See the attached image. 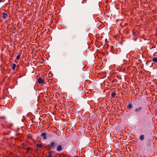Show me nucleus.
<instances>
[{
	"mask_svg": "<svg viewBox=\"0 0 157 157\" xmlns=\"http://www.w3.org/2000/svg\"><path fill=\"white\" fill-rule=\"evenodd\" d=\"M56 142L54 141H51L49 145L50 147L52 149H54L56 146Z\"/></svg>",
	"mask_w": 157,
	"mask_h": 157,
	"instance_id": "f257e3e1",
	"label": "nucleus"
},
{
	"mask_svg": "<svg viewBox=\"0 0 157 157\" xmlns=\"http://www.w3.org/2000/svg\"><path fill=\"white\" fill-rule=\"evenodd\" d=\"M37 81L39 84L42 85V84L44 83V78H43L39 77L37 79Z\"/></svg>",
	"mask_w": 157,
	"mask_h": 157,
	"instance_id": "f03ea898",
	"label": "nucleus"
},
{
	"mask_svg": "<svg viewBox=\"0 0 157 157\" xmlns=\"http://www.w3.org/2000/svg\"><path fill=\"white\" fill-rule=\"evenodd\" d=\"M143 108L142 106L138 108H136L134 110V112L136 113H139V112H141Z\"/></svg>",
	"mask_w": 157,
	"mask_h": 157,
	"instance_id": "7ed1b4c3",
	"label": "nucleus"
},
{
	"mask_svg": "<svg viewBox=\"0 0 157 157\" xmlns=\"http://www.w3.org/2000/svg\"><path fill=\"white\" fill-rule=\"evenodd\" d=\"M41 136L43 137L44 140H46L47 139V134L45 132H44L41 133Z\"/></svg>",
	"mask_w": 157,
	"mask_h": 157,
	"instance_id": "20e7f679",
	"label": "nucleus"
},
{
	"mask_svg": "<svg viewBox=\"0 0 157 157\" xmlns=\"http://www.w3.org/2000/svg\"><path fill=\"white\" fill-rule=\"evenodd\" d=\"M36 149H41L43 147V145L42 144H37L36 145Z\"/></svg>",
	"mask_w": 157,
	"mask_h": 157,
	"instance_id": "39448f33",
	"label": "nucleus"
},
{
	"mask_svg": "<svg viewBox=\"0 0 157 157\" xmlns=\"http://www.w3.org/2000/svg\"><path fill=\"white\" fill-rule=\"evenodd\" d=\"M63 150V147L61 145H58L56 148V150L58 151H61Z\"/></svg>",
	"mask_w": 157,
	"mask_h": 157,
	"instance_id": "423d86ee",
	"label": "nucleus"
},
{
	"mask_svg": "<svg viewBox=\"0 0 157 157\" xmlns=\"http://www.w3.org/2000/svg\"><path fill=\"white\" fill-rule=\"evenodd\" d=\"M133 108V105L132 104L131 102H128V105L127 107V109L128 110H131Z\"/></svg>",
	"mask_w": 157,
	"mask_h": 157,
	"instance_id": "0eeeda50",
	"label": "nucleus"
},
{
	"mask_svg": "<svg viewBox=\"0 0 157 157\" xmlns=\"http://www.w3.org/2000/svg\"><path fill=\"white\" fill-rule=\"evenodd\" d=\"M2 15V17L4 19H5L8 16V15L6 13H3Z\"/></svg>",
	"mask_w": 157,
	"mask_h": 157,
	"instance_id": "6e6552de",
	"label": "nucleus"
},
{
	"mask_svg": "<svg viewBox=\"0 0 157 157\" xmlns=\"http://www.w3.org/2000/svg\"><path fill=\"white\" fill-rule=\"evenodd\" d=\"M144 139V136L143 135H141L139 137V139L140 141L143 140Z\"/></svg>",
	"mask_w": 157,
	"mask_h": 157,
	"instance_id": "1a4fd4ad",
	"label": "nucleus"
},
{
	"mask_svg": "<svg viewBox=\"0 0 157 157\" xmlns=\"http://www.w3.org/2000/svg\"><path fill=\"white\" fill-rule=\"evenodd\" d=\"M53 152L52 151H50L48 152V157H52V154Z\"/></svg>",
	"mask_w": 157,
	"mask_h": 157,
	"instance_id": "9d476101",
	"label": "nucleus"
},
{
	"mask_svg": "<svg viewBox=\"0 0 157 157\" xmlns=\"http://www.w3.org/2000/svg\"><path fill=\"white\" fill-rule=\"evenodd\" d=\"M16 64L15 63H13V64L12 67V69L13 70H14L16 67Z\"/></svg>",
	"mask_w": 157,
	"mask_h": 157,
	"instance_id": "9b49d317",
	"label": "nucleus"
},
{
	"mask_svg": "<svg viewBox=\"0 0 157 157\" xmlns=\"http://www.w3.org/2000/svg\"><path fill=\"white\" fill-rule=\"evenodd\" d=\"M111 96L112 98H114L116 96V93H112L111 94Z\"/></svg>",
	"mask_w": 157,
	"mask_h": 157,
	"instance_id": "f8f14e48",
	"label": "nucleus"
},
{
	"mask_svg": "<svg viewBox=\"0 0 157 157\" xmlns=\"http://www.w3.org/2000/svg\"><path fill=\"white\" fill-rule=\"evenodd\" d=\"M152 61L155 62V63H157V58H154L152 59Z\"/></svg>",
	"mask_w": 157,
	"mask_h": 157,
	"instance_id": "ddd939ff",
	"label": "nucleus"
},
{
	"mask_svg": "<svg viewBox=\"0 0 157 157\" xmlns=\"http://www.w3.org/2000/svg\"><path fill=\"white\" fill-rule=\"evenodd\" d=\"M31 149V147H28L26 149V150H27V153H28L29 152V151H30Z\"/></svg>",
	"mask_w": 157,
	"mask_h": 157,
	"instance_id": "4468645a",
	"label": "nucleus"
},
{
	"mask_svg": "<svg viewBox=\"0 0 157 157\" xmlns=\"http://www.w3.org/2000/svg\"><path fill=\"white\" fill-rule=\"evenodd\" d=\"M20 57H21V55L20 54H19V55H17V56L16 59H20Z\"/></svg>",
	"mask_w": 157,
	"mask_h": 157,
	"instance_id": "2eb2a0df",
	"label": "nucleus"
},
{
	"mask_svg": "<svg viewBox=\"0 0 157 157\" xmlns=\"http://www.w3.org/2000/svg\"><path fill=\"white\" fill-rule=\"evenodd\" d=\"M83 1H84V0H83V1L82 2V4L83 3Z\"/></svg>",
	"mask_w": 157,
	"mask_h": 157,
	"instance_id": "dca6fc26",
	"label": "nucleus"
},
{
	"mask_svg": "<svg viewBox=\"0 0 157 157\" xmlns=\"http://www.w3.org/2000/svg\"><path fill=\"white\" fill-rule=\"evenodd\" d=\"M1 118H4V117H1Z\"/></svg>",
	"mask_w": 157,
	"mask_h": 157,
	"instance_id": "f3484780",
	"label": "nucleus"
}]
</instances>
